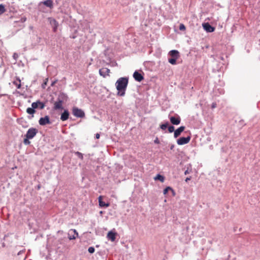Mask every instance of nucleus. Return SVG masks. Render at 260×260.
Segmentation results:
<instances>
[{"label": "nucleus", "instance_id": "obj_1", "mask_svg": "<svg viewBox=\"0 0 260 260\" xmlns=\"http://www.w3.org/2000/svg\"><path fill=\"white\" fill-rule=\"evenodd\" d=\"M128 79L126 77H121L116 82V89L118 90L117 94L122 96L125 94V92L128 84Z\"/></svg>", "mask_w": 260, "mask_h": 260}, {"label": "nucleus", "instance_id": "obj_2", "mask_svg": "<svg viewBox=\"0 0 260 260\" xmlns=\"http://www.w3.org/2000/svg\"><path fill=\"white\" fill-rule=\"evenodd\" d=\"M67 96L64 93H60L56 101L54 103L53 109L55 110H62L63 102L67 101Z\"/></svg>", "mask_w": 260, "mask_h": 260}, {"label": "nucleus", "instance_id": "obj_3", "mask_svg": "<svg viewBox=\"0 0 260 260\" xmlns=\"http://www.w3.org/2000/svg\"><path fill=\"white\" fill-rule=\"evenodd\" d=\"M72 112L73 114L77 117L83 118L85 116L84 112L77 107L73 108Z\"/></svg>", "mask_w": 260, "mask_h": 260}, {"label": "nucleus", "instance_id": "obj_4", "mask_svg": "<svg viewBox=\"0 0 260 260\" xmlns=\"http://www.w3.org/2000/svg\"><path fill=\"white\" fill-rule=\"evenodd\" d=\"M38 132V131L37 128L32 127L28 129L25 136L27 139H32Z\"/></svg>", "mask_w": 260, "mask_h": 260}, {"label": "nucleus", "instance_id": "obj_5", "mask_svg": "<svg viewBox=\"0 0 260 260\" xmlns=\"http://www.w3.org/2000/svg\"><path fill=\"white\" fill-rule=\"evenodd\" d=\"M190 140V137L188 136L186 138L181 137L178 139L177 141V144L179 145H182L189 143Z\"/></svg>", "mask_w": 260, "mask_h": 260}, {"label": "nucleus", "instance_id": "obj_6", "mask_svg": "<svg viewBox=\"0 0 260 260\" xmlns=\"http://www.w3.org/2000/svg\"><path fill=\"white\" fill-rule=\"evenodd\" d=\"M170 120L171 123L174 125H178L181 122V118L178 115H176L175 116L170 117Z\"/></svg>", "mask_w": 260, "mask_h": 260}, {"label": "nucleus", "instance_id": "obj_7", "mask_svg": "<svg viewBox=\"0 0 260 260\" xmlns=\"http://www.w3.org/2000/svg\"><path fill=\"white\" fill-rule=\"evenodd\" d=\"M48 20H49L50 24L52 25L53 27V31L56 32L58 26V22L55 19L51 18H48Z\"/></svg>", "mask_w": 260, "mask_h": 260}, {"label": "nucleus", "instance_id": "obj_8", "mask_svg": "<svg viewBox=\"0 0 260 260\" xmlns=\"http://www.w3.org/2000/svg\"><path fill=\"white\" fill-rule=\"evenodd\" d=\"M45 106V104L40 101H38L31 104V107L35 109L40 108V109H43Z\"/></svg>", "mask_w": 260, "mask_h": 260}, {"label": "nucleus", "instance_id": "obj_9", "mask_svg": "<svg viewBox=\"0 0 260 260\" xmlns=\"http://www.w3.org/2000/svg\"><path fill=\"white\" fill-rule=\"evenodd\" d=\"M39 123L41 125H45L47 124H50V119L48 116H45L44 117H41L39 121Z\"/></svg>", "mask_w": 260, "mask_h": 260}, {"label": "nucleus", "instance_id": "obj_10", "mask_svg": "<svg viewBox=\"0 0 260 260\" xmlns=\"http://www.w3.org/2000/svg\"><path fill=\"white\" fill-rule=\"evenodd\" d=\"M110 70L108 68H103L100 70L99 73L101 76L105 77L106 76H109Z\"/></svg>", "mask_w": 260, "mask_h": 260}, {"label": "nucleus", "instance_id": "obj_11", "mask_svg": "<svg viewBox=\"0 0 260 260\" xmlns=\"http://www.w3.org/2000/svg\"><path fill=\"white\" fill-rule=\"evenodd\" d=\"M133 77L134 79L139 82H141L144 79L143 76L141 74L139 73L137 71H135L133 74Z\"/></svg>", "mask_w": 260, "mask_h": 260}, {"label": "nucleus", "instance_id": "obj_12", "mask_svg": "<svg viewBox=\"0 0 260 260\" xmlns=\"http://www.w3.org/2000/svg\"><path fill=\"white\" fill-rule=\"evenodd\" d=\"M185 127L184 126H181L179 127L178 128H177L176 130L174 131V136L175 138H177L180 135L181 133L184 131Z\"/></svg>", "mask_w": 260, "mask_h": 260}, {"label": "nucleus", "instance_id": "obj_13", "mask_svg": "<svg viewBox=\"0 0 260 260\" xmlns=\"http://www.w3.org/2000/svg\"><path fill=\"white\" fill-rule=\"evenodd\" d=\"M116 233L113 232V231H111L108 232L107 234V238L111 241L114 242L116 239Z\"/></svg>", "mask_w": 260, "mask_h": 260}, {"label": "nucleus", "instance_id": "obj_14", "mask_svg": "<svg viewBox=\"0 0 260 260\" xmlns=\"http://www.w3.org/2000/svg\"><path fill=\"white\" fill-rule=\"evenodd\" d=\"M203 26L204 28L208 32H213L215 30L214 27H212L208 23L204 24Z\"/></svg>", "mask_w": 260, "mask_h": 260}, {"label": "nucleus", "instance_id": "obj_15", "mask_svg": "<svg viewBox=\"0 0 260 260\" xmlns=\"http://www.w3.org/2000/svg\"><path fill=\"white\" fill-rule=\"evenodd\" d=\"M70 233H73L74 234L73 235H70V233L69 234V239L70 240H74L77 237H78V233L77 231L75 229L71 230L70 231Z\"/></svg>", "mask_w": 260, "mask_h": 260}, {"label": "nucleus", "instance_id": "obj_16", "mask_svg": "<svg viewBox=\"0 0 260 260\" xmlns=\"http://www.w3.org/2000/svg\"><path fill=\"white\" fill-rule=\"evenodd\" d=\"M69 112L67 110H65L61 115L60 119L62 121H66L69 118Z\"/></svg>", "mask_w": 260, "mask_h": 260}, {"label": "nucleus", "instance_id": "obj_17", "mask_svg": "<svg viewBox=\"0 0 260 260\" xmlns=\"http://www.w3.org/2000/svg\"><path fill=\"white\" fill-rule=\"evenodd\" d=\"M169 54L172 58L178 59L179 57V53L177 50H173L170 51Z\"/></svg>", "mask_w": 260, "mask_h": 260}, {"label": "nucleus", "instance_id": "obj_18", "mask_svg": "<svg viewBox=\"0 0 260 260\" xmlns=\"http://www.w3.org/2000/svg\"><path fill=\"white\" fill-rule=\"evenodd\" d=\"M103 197L100 196L98 198L99 205L102 207H108L110 206L109 203H105L104 202L102 201Z\"/></svg>", "mask_w": 260, "mask_h": 260}, {"label": "nucleus", "instance_id": "obj_19", "mask_svg": "<svg viewBox=\"0 0 260 260\" xmlns=\"http://www.w3.org/2000/svg\"><path fill=\"white\" fill-rule=\"evenodd\" d=\"M43 4L46 6L52 8L53 7V2L52 0H46L43 2Z\"/></svg>", "mask_w": 260, "mask_h": 260}, {"label": "nucleus", "instance_id": "obj_20", "mask_svg": "<svg viewBox=\"0 0 260 260\" xmlns=\"http://www.w3.org/2000/svg\"><path fill=\"white\" fill-rule=\"evenodd\" d=\"M13 84L17 87L18 89L21 88V80L19 78H17L16 80L13 81Z\"/></svg>", "mask_w": 260, "mask_h": 260}, {"label": "nucleus", "instance_id": "obj_21", "mask_svg": "<svg viewBox=\"0 0 260 260\" xmlns=\"http://www.w3.org/2000/svg\"><path fill=\"white\" fill-rule=\"evenodd\" d=\"M35 108H33L32 107L31 108H28L26 109V112L29 114H34L36 111L35 110Z\"/></svg>", "mask_w": 260, "mask_h": 260}, {"label": "nucleus", "instance_id": "obj_22", "mask_svg": "<svg viewBox=\"0 0 260 260\" xmlns=\"http://www.w3.org/2000/svg\"><path fill=\"white\" fill-rule=\"evenodd\" d=\"M169 190H171V191L173 192V194H175V192H174V190H173L172 189V188H171L170 187H166V188L164 190V191H163V193H164V194H166L168 193V191H169Z\"/></svg>", "mask_w": 260, "mask_h": 260}, {"label": "nucleus", "instance_id": "obj_23", "mask_svg": "<svg viewBox=\"0 0 260 260\" xmlns=\"http://www.w3.org/2000/svg\"><path fill=\"white\" fill-rule=\"evenodd\" d=\"M155 179L160 180L161 182H164V176H161V175L158 174L155 177Z\"/></svg>", "mask_w": 260, "mask_h": 260}, {"label": "nucleus", "instance_id": "obj_24", "mask_svg": "<svg viewBox=\"0 0 260 260\" xmlns=\"http://www.w3.org/2000/svg\"><path fill=\"white\" fill-rule=\"evenodd\" d=\"M177 59L175 58H171L169 59V62L172 64H175L176 63V60Z\"/></svg>", "mask_w": 260, "mask_h": 260}, {"label": "nucleus", "instance_id": "obj_25", "mask_svg": "<svg viewBox=\"0 0 260 260\" xmlns=\"http://www.w3.org/2000/svg\"><path fill=\"white\" fill-rule=\"evenodd\" d=\"M168 123L167 122L166 123H164V124H162L160 125V127L161 128V129H162V130H165L167 128V127H168Z\"/></svg>", "mask_w": 260, "mask_h": 260}, {"label": "nucleus", "instance_id": "obj_26", "mask_svg": "<svg viewBox=\"0 0 260 260\" xmlns=\"http://www.w3.org/2000/svg\"><path fill=\"white\" fill-rule=\"evenodd\" d=\"M5 12V9L3 5H0V15L2 14Z\"/></svg>", "mask_w": 260, "mask_h": 260}, {"label": "nucleus", "instance_id": "obj_27", "mask_svg": "<svg viewBox=\"0 0 260 260\" xmlns=\"http://www.w3.org/2000/svg\"><path fill=\"white\" fill-rule=\"evenodd\" d=\"M179 29L184 31L186 29V27L183 24H180L179 25Z\"/></svg>", "mask_w": 260, "mask_h": 260}, {"label": "nucleus", "instance_id": "obj_28", "mask_svg": "<svg viewBox=\"0 0 260 260\" xmlns=\"http://www.w3.org/2000/svg\"><path fill=\"white\" fill-rule=\"evenodd\" d=\"M174 126L171 125L168 127V131L169 133H172L174 131Z\"/></svg>", "mask_w": 260, "mask_h": 260}, {"label": "nucleus", "instance_id": "obj_29", "mask_svg": "<svg viewBox=\"0 0 260 260\" xmlns=\"http://www.w3.org/2000/svg\"><path fill=\"white\" fill-rule=\"evenodd\" d=\"M88 251L89 253H93L94 252L95 249L93 247H90L88 248Z\"/></svg>", "mask_w": 260, "mask_h": 260}, {"label": "nucleus", "instance_id": "obj_30", "mask_svg": "<svg viewBox=\"0 0 260 260\" xmlns=\"http://www.w3.org/2000/svg\"><path fill=\"white\" fill-rule=\"evenodd\" d=\"M29 139H27V138H26L25 139H24V140H23V143H24V144H25V145H28V144H29L30 142V141H29Z\"/></svg>", "mask_w": 260, "mask_h": 260}, {"label": "nucleus", "instance_id": "obj_31", "mask_svg": "<svg viewBox=\"0 0 260 260\" xmlns=\"http://www.w3.org/2000/svg\"><path fill=\"white\" fill-rule=\"evenodd\" d=\"M75 154L79 157L81 159H83V154L81 153V152H76L75 153Z\"/></svg>", "mask_w": 260, "mask_h": 260}, {"label": "nucleus", "instance_id": "obj_32", "mask_svg": "<svg viewBox=\"0 0 260 260\" xmlns=\"http://www.w3.org/2000/svg\"><path fill=\"white\" fill-rule=\"evenodd\" d=\"M47 81H48V79L46 78L44 81V82L43 83V84H42V88H45V86L46 85H47Z\"/></svg>", "mask_w": 260, "mask_h": 260}, {"label": "nucleus", "instance_id": "obj_33", "mask_svg": "<svg viewBox=\"0 0 260 260\" xmlns=\"http://www.w3.org/2000/svg\"><path fill=\"white\" fill-rule=\"evenodd\" d=\"M154 142L155 143V144H159V141L158 140V139L157 138H156L154 141Z\"/></svg>", "mask_w": 260, "mask_h": 260}, {"label": "nucleus", "instance_id": "obj_34", "mask_svg": "<svg viewBox=\"0 0 260 260\" xmlns=\"http://www.w3.org/2000/svg\"><path fill=\"white\" fill-rule=\"evenodd\" d=\"M216 107V104L215 103H212V106H211V108L212 109H214V108H215Z\"/></svg>", "mask_w": 260, "mask_h": 260}, {"label": "nucleus", "instance_id": "obj_35", "mask_svg": "<svg viewBox=\"0 0 260 260\" xmlns=\"http://www.w3.org/2000/svg\"><path fill=\"white\" fill-rule=\"evenodd\" d=\"M189 172H190V171H189L188 169H187L185 171L184 174H185V175H187V174H189Z\"/></svg>", "mask_w": 260, "mask_h": 260}, {"label": "nucleus", "instance_id": "obj_36", "mask_svg": "<svg viewBox=\"0 0 260 260\" xmlns=\"http://www.w3.org/2000/svg\"><path fill=\"white\" fill-rule=\"evenodd\" d=\"M100 135L99 134L97 133L96 135H95V138L96 139H99L100 138Z\"/></svg>", "mask_w": 260, "mask_h": 260}, {"label": "nucleus", "instance_id": "obj_37", "mask_svg": "<svg viewBox=\"0 0 260 260\" xmlns=\"http://www.w3.org/2000/svg\"><path fill=\"white\" fill-rule=\"evenodd\" d=\"M191 179V177H187L185 179L186 182H188L189 180Z\"/></svg>", "mask_w": 260, "mask_h": 260}, {"label": "nucleus", "instance_id": "obj_38", "mask_svg": "<svg viewBox=\"0 0 260 260\" xmlns=\"http://www.w3.org/2000/svg\"><path fill=\"white\" fill-rule=\"evenodd\" d=\"M174 145L172 144V145H171V146H170V149H171V150H173V149H174Z\"/></svg>", "mask_w": 260, "mask_h": 260}, {"label": "nucleus", "instance_id": "obj_39", "mask_svg": "<svg viewBox=\"0 0 260 260\" xmlns=\"http://www.w3.org/2000/svg\"><path fill=\"white\" fill-rule=\"evenodd\" d=\"M27 126L23 125V127H26Z\"/></svg>", "mask_w": 260, "mask_h": 260}]
</instances>
